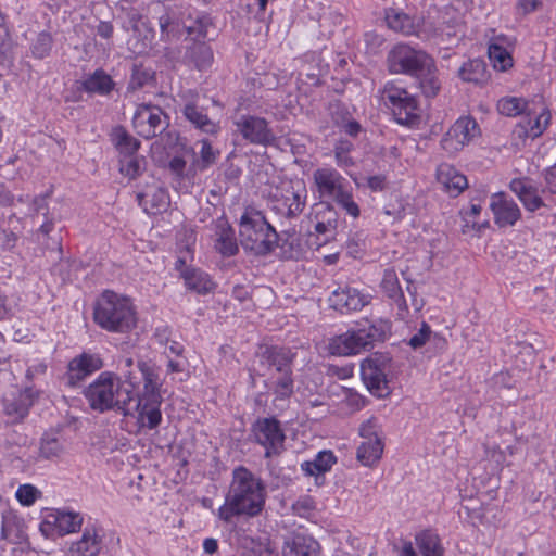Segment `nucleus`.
Segmentation results:
<instances>
[{"instance_id":"f257e3e1","label":"nucleus","mask_w":556,"mask_h":556,"mask_svg":"<svg viewBox=\"0 0 556 556\" xmlns=\"http://www.w3.org/2000/svg\"><path fill=\"white\" fill-rule=\"evenodd\" d=\"M125 367L128 368L124 372L125 383L135 389L132 393L131 414L138 415V421L149 429L156 428L161 420L160 410V377L156 367L151 362L138 361L134 363L131 357L124 359Z\"/></svg>"},{"instance_id":"f03ea898","label":"nucleus","mask_w":556,"mask_h":556,"mask_svg":"<svg viewBox=\"0 0 556 556\" xmlns=\"http://www.w3.org/2000/svg\"><path fill=\"white\" fill-rule=\"evenodd\" d=\"M266 490L262 480L249 469L240 466L232 472V480L225 496V503L218 509V517L230 522L233 517L258 516L265 506Z\"/></svg>"},{"instance_id":"7ed1b4c3","label":"nucleus","mask_w":556,"mask_h":556,"mask_svg":"<svg viewBox=\"0 0 556 556\" xmlns=\"http://www.w3.org/2000/svg\"><path fill=\"white\" fill-rule=\"evenodd\" d=\"M125 358L126 357L122 358L119 362V366L123 370L122 377H124V372L128 370L124 364ZM132 393H135V389L125 383V378L122 380L110 371L101 372L84 392L93 410L100 413L114 410L124 416L131 414L129 404H131Z\"/></svg>"},{"instance_id":"20e7f679","label":"nucleus","mask_w":556,"mask_h":556,"mask_svg":"<svg viewBox=\"0 0 556 556\" xmlns=\"http://www.w3.org/2000/svg\"><path fill=\"white\" fill-rule=\"evenodd\" d=\"M239 237L242 248L255 255L271 253L280 240L264 213L255 208H247L240 217Z\"/></svg>"},{"instance_id":"39448f33","label":"nucleus","mask_w":556,"mask_h":556,"mask_svg":"<svg viewBox=\"0 0 556 556\" xmlns=\"http://www.w3.org/2000/svg\"><path fill=\"white\" fill-rule=\"evenodd\" d=\"M94 321L103 329L126 332L136 325V313L129 299L112 291H104L97 301Z\"/></svg>"},{"instance_id":"423d86ee","label":"nucleus","mask_w":556,"mask_h":556,"mask_svg":"<svg viewBox=\"0 0 556 556\" xmlns=\"http://www.w3.org/2000/svg\"><path fill=\"white\" fill-rule=\"evenodd\" d=\"M390 323L387 320L366 321L356 330H350L332 339L329 349L332 354L352 355L374 348L375 343L383 342L390 333Z\"/></svg>"},{"instance_id":"0eeeda50","label":"nucleus","mask_w":556,"mask_h":556,"mask_svg":"<svg viewBox=\"0 0 556 556\" xmlns=\"http://www.w3.org/2000/svg\"><path fill=\"white\" fill-rule=\"evenodd\" d=\"M387 61L389 71L393 74L420 77L434 70V61L429 54L403 43L393 47Z\"/></svg>"},{"instance_id":"6e6552de","label":"nucleus","mask_w":556,"mask_h":556,"mask_svg":"<svg viewBox=\"0 0 556 556\" xmlns=\"http://www.w3.org/2000/svg\"><path fill=\"white\" fill-rule=\"evenodd\" d=\"M382 99L390 103L395 121L404 126L419 125L421 116L416 98L394 83H387L382 90Z\"/></svg>"},{"instance_id":"1a4fd4ad","label":"nucleus","mask_w":556,"mask_h":556,"mask_svg":"<svg viewBox=\"0 0 556 556\" xmlns=\"http://www.w3.org/2000/svg\"><path fill=\"white\" fill-rule=\"evenodd\" d=\"M390 363L391 357L382 353H374L362 362V379L368 390L378 397H384L390 393L387 380Z\"/></svg>"},{"instance_id":"9d476101","label":"nucleus","mask_w":556,"mask_h":556,"mask_svg":"<svg viewBox=\"0 0 556 556\" xmlns=\"http://www.w3.org/2000/svg\"><path fill=\"white\" fill-rule=\"evenodd\" d=\"M132 125L140 137L151 139L167 128L168 117L160 106L141 103L137 106Z\"/></svg>"},{"instance_id":"9b49d317","label":"nucleus","mask_w":556,"mask_h":556,"mask_svg":"<svg viewBox=\"0 0 556 556\" xmlns=\"http://www.w3.org/2000/svg\"><path fill=\"white\" fill-rule=\"evenodd\" d=\"M306 193L302 182L290 184L274 194L271 210L288 219L295 218L306 205Z\"/></svg>"},{"instance_id":"f8f14e48","label":"nucleus","mask_w":556,"mask_h":556,"mask_svg":"<svg viewBox=\"0 0 556 556\" xmlns=\"http://www.w3.org/2000/svg\"><path fill=\"white\" fill-rule=\"evenodd\" d=\"M255 441L265 447V456L278 455L283 448L286 435L275 417L258 418L252 425Z\"/></svg>"},{"instance_id":"ddd939ff","label":"nucleus","mask_w":556,"mask_h":556,"mask_svg":"<svg viewBox=\"0 0 556 556\" xmlns=\"http://www.w3.org/2000/svg\"><path fill=\"white\" fill-rule=\"evenodd\" d=\"M479 134V126L472 117H460L443 136L441 147L448 154H454L462 150L465 144L469 143L473 138L478 137Z\"/></svg>"},{"instance_id":"4468645a","label":"nucleus","mask_w":556,"mask_h":556,"mask_svg":"<svg viewBox=\"0 0 556 556\" xmlns=\"http://www.w3.org/2000/svg\"><path fill=\"white\" fill-rule=\"evenodd\" d=\"M258 368L254 371L258 376L268 377L270 374H281L292 369L294 354L290 349L266 346L257 353Z\"/></svg>"},{"instance_id":"2eb2a0df","label":"nucleus","mask_w":556,"mask_h":556,"mask_svg":"<svg viewBox=\"0 0 556 556\" xmlns=\"http://www.w3.org/2000/svg\"><path fill=\"white\" fill-rule=\"evenodd\" d=\"M237 129L242 137L253 144L269 146L276 140V137L265 118L243 115L236 122Z\"/></svg>"},{"instance_id":"dca6fc26","label":"nucleus","mask_w":556,"mask_h":556,"mask_svg":"<svg viewBox=\"0 0 556 556\" xmlns=\"http://www.w3.org/2000/svg\"><path fill=\"white\" fill-rule=\"evenodd\" d=\"M181 113L194 128L202 132L215 135L220 129L219 124L210 118L204 108L198 104V98L191 97L187 100L181 108Z\"/></svg>"},{"instance_id":"f3484780","label":"nucleus","mask_w":556,"mask_h":556,"mask_svg":"<svg viewBox=\"0 0 556 556\" xmlns=\"http://www.w3.org/2000/svg\"><path fill=\"white\" fill-rule=\"evenodd\" d=\"M332 308L341 313L357 311L369 303V296L361 294L357 289L344 287L334 290L329 296Z\"/></svg>"},{"instance_id":"a211bd4d","label":"nucleus","mask_w":556,"mask_h":556,"mask_svg":"<svg viewBox=\"0 0 556 556\" xmlns=\"http://www.w3.org/2000/svg\"><path fill=\"white\" fill-rule=\"evenodd\" d=\"M103 362L97 354L83 353L68 363L67 379L71 386H76L87 376L101 369Z\"/></svg>"},{"instance_id":"6ab92c4d","label":"nucleus","mask_w":556,"mask_h":556,"mask_svg":"<svg viewBox=\"0 0 556 556\" xmlns=\"http://www.w3.org/2000/svg\"><path fill=\"white\" fill-rule=\"evenodd\" d=\"M83 520L84 518L79 513L55 509L48 515L46 522L41 525L40 529L45 532L47 526H54L60 535H65L80 530Z\"/></svg>"},{"instance_id":"aec40b11","label":"nucleus","mask_w":556,"mask_h":556,"mask_svg":"<svg viewBox=\"0 0 556 556\" xmlns=\"http://www.w3.org/2000/svg\"><path fill=\"white\" fill-rule=\"evenodd\" d=\"M314 184L321 197L334 198L344 189L345 179L331 167H321L313 173Z\"/></svg>"},{"instance_id":"412c9836","label":"nucleus","mask_w":556,"mask_h":556,"mask_svg":"<svg viewBox=\"0 0 556 556\" xmlns=\"http://www.w3.org/2000/svg\"><path fill=\"white\" fill-rule=\"evenodd\" d=\"M490 207L494 214L495 223L501 226H511L520 217V210L518 205L507 200L504 193H496L492 195Z\"/></svg>"},{"instance_id":"4be33fe9","label":"nucleus","mask_w":556,"mask_h":556,"mask_svg":"<svg viewBox=\"0 0 556 556\" xmlns=\"http://www.w3.org/2000/svg\"><path fill=\"white\" fill-rule=\"evenodd\" d=\"M437 180L453 197L460 194L468 186L466 176L446 163L438 166Z\"/></svg>"},{"instance_id":"5701e85b","label":"nucleus","mask_w":556,"mask_h":556,"mask_svg":"<svg viewBox=\"0 0 556 556\" xmlns=\"http://www.w3.org/2000/svg\"><path fill=\"white\" fill-rule=\"evenodd\" d=\"M215 237V250L223 256L229 257L238 253L239 247L235 230L225 218H218L216 220Z\"/></svg>"},{"instance_id":"b1692460","label":"nucleus","mask_w":556,"mask_h":556,"mask_svg":"<svg viewBox=\"0 0 556 556\" xmlns=\"http://www.w3.org/2000/svg\"><path fill=\"white\" fill-rule=\"evenodd\" d=\"M102 548V538L100 530L94 525L87 526L80 540L73 543L71 553L78 556H98Z\"/></svg>"},{"instance_id":"393cba45","label":"nucleus","mask_w":556,"mask_h":556,"mask_svg":"<svg viewBox=\"0 0 556 556\" xmlns=\"http://www.w3.org/2000/svg\"><path fill=\"white\" fill-rule=\"evenodd\" d=\"M510 190L519 198L523 206L531 212L544 205L538 190L530 185L528 179L517 178L510 182Z\"/></svg>"},{"instance_id":"a878e982","label":"nucleus","mask_w":556,"mask_h":556,"mask_svg":"<svg viewBox=\"0 0 556 556\" xmlns=\"http://www.w3.org/2000/svg\"><path fill=\"white\" fill-rule=\"evenodd\" d=\"M319 544L311 536L298 534L286 542L283 556H318Z\"/></svg>"},{"instance_id":"bb28decb","label":"nucleus","mask_w":556,"mask_h":556,"mask_svg":"<svg viewBox=\"0 0 556 556\" xmlns=\"http://www.w3.org/2000/svg\"><path fill=\"white\" fill-rule=\"evenodd\" d=\"M66 453L65 441L59 432H46L39 443V455L45 459H59Z\"/></svg>"},{"instance_id":"cd10ccee","label":"nucleus","mask_w":556,"mask_h":556,"mask_svg":"<svg viewBox=\"0 0 556 556\" xmlns=\"http://www.w3.org/2000/svg\"><path fill=\"white\" fill-rule=\"evenodd\" d=\"M381 288L388 298L392 299L402 312H408V302L404 298L394 269H386L381 280Z\"/></svg>"},{"instance_id":"c85d7f7f","label":"nucleus","mask_w":556,"mask_h":556,"mask_svg":"<svg viewBox=\"0 0 556 556\" xmlns=\"http://www.w3.org/2000/svg\"><path fill=\"white\" fill-rule=\"evenodd\" d=\"M115 83L103 70L99 68L83 81V89L88 93L108 96L114 89Z\"/></svg>"},{"instance_id":"c756f323","label":"nucleus","mask_w":556,"mask_h":556,"mask_svg":"<svg viewBox=\"0 0 556 556\" xmlns=\"http://www.w3.org/2000/svg\"><path fill=\"white\" fill-rule=\"evenodd\" d=\"M181 277L184 278L187 288L198 293H208L215 287L208 275L197 268L184 269L181 271Z\"/></svg>"},{"instance_id":"7c9ffc66","label":"nucleus","mask_w":556,"mask_h":556,"mask_svg":"<svg viewBox=\"0 0 556 556\" xmlns=\"http://www.w3.org/2000/svg\"><path fill=\"white\" fill-rule=\"evenodd\" d=\"M185 59L198 70H203L211 65L213 52L205 42L193 41L188 46Z\"/></svg>"},{"instance_id":"2f4dec72","label":"nucleus","mask_w":556,"mask_h":556,"mask_svg":"<svg viewBox=\"0 0 556 556\" xmlns=\"http://www.w3.org/2000/svg\"><path fill=\"white\" fill-rule=\"evenodd\" d=\"M266 386L273 390L278 399L290 397L293 393L294 382L292 378V369L281 374H270L267 377Z\"/></svg>"},{"instance_id":"473e14b6","label":"nucleus","mask_w":556,"mask_h":556,"mask_svg":"<svg viewBox=\"0 0 556 556\" xmlns=\"http://www.w3.org/2000/svg\"><path fill=\"white\" fill-rule=\"evenodd\" d=\"M111 138L122 156L136 155L140 148V141L128 134L122 126H117L112 130Z\"/></svg>"},{"instance_id":"72a5a7b5","label":"nucleus","mask_w":556,"mask_h":556,"mask_svg":"<svg viewBox=\"0 0 556 556\" xmlns=\"http://www.w3.org/2000/svg\"><path fill=\"white\" fill-rule=\"evenodd\" d=\"M458 76L464 81L483 84L489 77L486 64L480 59L469 60L458 70Z\"/></svg>"},{"instance_id":"f704fd0d","label":"nucleus","mask_w":556,"mask_h":556,"mask_svg":"<svg viewBox=\"0 0 556 556\" xmlns=\"http://www.w3.org/2000/svg\"><path fill=\"white\" fill-rule=\"evenodd\" d=\"M386 22L389 28L403 35H418L414 20L405 13L389 10L386 13Z\"/></svg>"},{"instance_id":"c9c22d12","label":"nucleus","mask_w":556,"mask_h":556,"mask_svg":"<svg viewBox=\"0 0 556 556\" xmlns=\"http://www.w3.org/2000/svg\"><path fill=\"white\" fill-rule=\"evenodd\" d=\"M416 543L424 556H442L444 548L440 538L431 530H425L416 535Z\"/></svg>"},{"instance_id":"e433bc0d","label":"nucleus","mask_w":556,"mask_h":556,"mask_svg":"<svg viewBox=\"0 0 556 556\" xmlns=\"http://www.w3.org/2000/svg\"><path fill=\"white\" fill-rule=\"evenodd\" d=\"M383 452V444L379 437L374 440L364 441L357 448V459L365 466L374 465L380 459Z\"/></svg>"},{"instance_id":"4c0bfd02","label":"nucleus","mask_w":556,"mask_h":556,"mask_svg":"<svg viewBox=\"0 0 556 556\" xmlns=\"http://www.w3.org/2000/svg\"><path fill=\"white\" fill-rule=\"evenodd\" d=\"M336 460L337 458L331 451H321L314 460L303 463L302 469L309 476L324 473L331 468Z\"/></svg>"},{"instance_id":"58836bf2","label":"nucleus","mask_w":556,"mask_h":556,"mask_svg":"<svg viewBox=\"0 0 556 556\" xmlns=\"http://www.w3.org/2000/svg\"><path fill=\"white\" fill-rule=\"evenodd\" d=\"M146 168V160L142 156L128 155L119 160V172L129 179H135L142 174Z\"/></svg>"},{"instance_id":"ea45409f","label":"nucleus","mask_w":556,"mask_h":556,"mask_svg":"<svg viewBox=\"0 0 556 556\" xmlns=\"http://www.w3.org/2000/svg\"><path fill=\"white\" fill-rule=\"evenodd\" d=\"M488 53L495 70L506 71L513 65V59L508 51L496 42H491L489 45Z\"/></svg>"},{"instance_id":"a19ab883","label":"nucleus","mask_w":556,"mask_h":556,"mask_svg":"<svg viewBox=\"0 0 556 556\" xmlns=\"http://www.w3.org/2000/svg\"><path fill=\"white\" fill-rule=\"evenodd\" d=\"M549 123V114L542 113L538 116H527L521 122V127L525 130L527 137L536 138L539 137Z\"/></svg>"},{"instance_id":"79ce46f5","label":"nucleus","mask_w":556,"mask_h":556,"mask_svg":"<svg viewBox=\"0 0 556 556\" xmlns=\"http://www.w3.org/2000/svg\"><path fill=\"white\" fill-rule=\"evenodd\" d=\"M154 79V73L142 66L141 64H135L132 68V74L130 77V81L128 84V89L137 90L140 89Z\"/></svg>"},{"instance_id":"37998d69","label":"nucleus","mask_w":556,"mask_h":556,"mask_svg":"<svg viewBox=\"0 0 556 556\" xmlns=\"http://www.w3.org/2000/svg\"><path fill=\"white\" fill-rule=\"evenodd\" d=\"M527 106V102L520 98H503L497 102V110L506 116H517L521 114Z\"/></svg>"},{"instance_id":"c03bdc74","label":"nucleus","mask_w":556,"mask_h":556,"mask_svg":"<svg viewBox=\"0 0 556 556\" xmlns=\"http://www.w3.org/2000/svg\"><path fill=\"white\" fill-rule=\"evenodd\" d=\"M53 40L49 33L41 31L31 43V54L37 59H45L50 54Z\"/></svg>"},{"instance_id":"a18cd8bd","label":"nucleus","mask_w":556,"mask_h":556,"mask_svg":"<svg viewBox=\"0 0 556 556\" xmlns=\"http://www.w3.org/2000/svg\"><path fill=\"white\" fill-rule=\"evenodd\" d=\"M437 68L430 73L422 74L420 77H416L419 80V87L427 98L435 97L440 90V83L435 76Z\"/></svg>"},{"instance_id":"49530a36","label":"nucleus","mask_w":556,"mask_h":556,"mask_svg":"<svg viewBox=\"0 0 556 556\" xmlns=\"http://www.w3.org/2000/svg\"><path fill=\"white\" fill-rule=\"evenodd\" d=\"M251 547H248L245 543H242V551L240 556H278V554L274 551L270 543L267 542H255L251 539Z\"/></svg>"},{"instance_id":"de8ad7c7","label":"nucleus","mask_w":556,"mask_h":556,"mask_svg":"<svg viewBox=\"0 0 556 556\" xmlns=\"http://www.w3.org/2000/svg\"><path fill=\"white\" fill-rule=\"evenodd\" d=\"M333 200L342 206L349 215L356 218L359 216V207L357 203L353 200L352 193L348 191L345 188L338 193Z\"/></svg>"},{"instance_id":"09e8293b","label":"nucleus","mask_w":556,"mask_h":556,"mask_svg":"<svg viewBox=\"0 0 556 556\" xmlns=\"http://www.w3.org/2000/svg\"><path fill=\"white\" fill-rule=\"evenodd\" d=\"M353 144L350 141H339L334 147V156L337 164L341 167H350L354 164L349 155Z\"/></svg>"},{"instance_id":"8fccbe9b","label":"nucleus","mask_w":556,"mask_h":556,"mask_svg":"<svg viewBox=\"0 0 556 556\" xmlns=\"http://www.w3.org/2000/svg\"><path fill=\"white\" fill-rule=\"evenodd\" d=\"M199 143L201 144L200 168L204 169L216 162L218 152L212 148V144L207 139H202Z\"/></svg>"},{"instance_id":"3c124183","label":"nucleus","mask_w":556,"mask_h":556,"mask_svg":"<svg viewBox=\"0 0 556 556\" xmlns=\"http://www.w3.org/2000/svg\"><path fill=\"white\" fill-rule=\"evenodd\" d=\"M40 491L31 484H23L16 491V498L22 505L30 506L40 496Z\"/></svg>"},{"instance_id":"603ef678","label":"nucleus","mask_w":556,"mask_h":556,"mask_svg":"<svg viewBox=\"0 0 556 556\" xmlns=\"http://www.w3.org/2000/svg\"><path fill=\"white\" fill-rule=\"evenodd\" d=\"M11 50L12 42L4 26V20H0V64H4L9 60Z\"/></svg>"},{"instance_id":"864d4df0","label":"nucleus","mask_w":556,"mask_h":556,"mask_svg":"<svg viewBox=\"0 0 556 556\" xmlns=\"http://www.w3.org/2000/svg\"><path fill=\"white\" fill-rule=\"evenodd\" d=\"M315 216L317 219L326 220L329 226H331V224L338 226V214L329 203H319Z\"/></svg>"},{"instance_id":"5fc2aeb1","label":"nucleus","mask_w":556,"mask_h":556,"mask_svg":"<svg viewBox=\"0 0 556 556\" xmlns=\"http://www.w3.org/2000/svg\"><path fill=\"white\" fill-rule=\"evenodd\" d=\"M431 333L432 332H431L430 327L426 323H422L421 328L419 329V331L417 333H415L409 339L408 344L413 349L421 348L427 341H429L431 339Z\"/></svg>"},{"instance_id":"6e6d98bb","label":"nucleus","mask_w":556,"mask_h":556,"mask_svg":"<svg viewBox=\"0 0 556 556\" xmlns=\"http://www.w3.org/2000/svg\"><path fill=\"white\" fill-rule=\"evenodd\" d=\"M50 193L47 192L45 194L37 195L33 199L30 210L34 214H39L42 212L45 217H48V198Z\"/></svg>"},{"instance_id":"4d7b16f0","label":"nucleus","mask_w":556,"mask_h":556,"mask_svg":"<svg viewBox=\"0 0 556 556\" xmlns=\"http://www.w3.org/2000/svg\"><path fill=\"white\" fill-rule=\"evenodd\" d=\"M292 509L295 514L302 517H307L311 511L314 509V503L309 497H304L299 501H296Z\"/></svg>"},{"instance_id":"13d9d810","label":"nucleus","mask_w":556,"mask_h":556,"mask_svg":"<svg viewBox=\"0 0 556 556\" xmlns=\"http://www.w3.org/2000/svg\"><path fill=\"white\" fill-rule=\"evenodd\" d=\"M359 434L362 438L368 440H374L377 435V422L375 418H370L367 421L363 422L359 427Z\"/></svg>"},{"instance_id":"bf43d9fd","label":"nucleus","mask_w":556,"mask_h":556,"mask_svg":"<svg viewBox=\"0 0 556 556\" xmlns=\"http://www.w3.org/2000/svg\"><path fill=\"white\" fill-rule=\"evenodd\" d=\"M544 179L548 191L556 194V163L545 170Z\"/></svg>"},{"instance_id":"052dcab7","label":"nucleus","mask_w":556,"mask_h":556,"mask_svg":"<svg viewBox=\"0 0 556 556\" xmlns=\"http://www.w3.org/2000/svg\"><path fill=\"white\" fill-rule=\"evenodd\" d=\"M540 0H518L517 8L522 14H529L541 5Z\"/></svg>"},{"instance_id":"680f3d73","label":"nucleus","mask_w":556,"mask_h":556,"mask_svg":"<svg viewBox=\"0 0 556 556\" xmlns=\"http://www.w3.org/2000/svg\"><path fill=\"white\" fill-rule=\"evenodd\" d=\"M0 240L3 249L12 250L16 245L17 236L13 231L3 230Z\"/></svg>"},{"instance_id":"e2e57ef3","label":"nucleus","mask_w":556,"mask_h":556,"mask_svg":"<svg viewBox=\"0 0 556 556\" xmlns=\"http://www.w3.org/2000/svg\"><path fill=\"white\" fill-rule=\"evenodd\" d=\"M113 25L110 22H100L97 26V35L103 39H110L113 36Z\"/></svg>"},{"instance_id":"0e129e2a","label":"nucleus","mask_w":556,"mask_h":556,"mask_svg":"<svg viewBox=\"0 0 556 556\" xmlns=\"http://www.w3.org/2000/svg\"><path fill=\"white\" fill-rule=\"evenodd\" d=\"M15 527V520L12 517H4L2 521V538L12 539L13 528Z\"/></svg>"},{"instance_id":"69168bd1","label":"nucleus","mask_w":556,"mask_h":556,"mask_svg":"<svg viewBox=\"0 0 556 556\" xmlns=\"http://www.w3.org/2000/svg\"><path fill=\"white\" fill-rule=\"evenodd\" d=\"M186 167V161L180 156H175L169 161V168L177 175H182Z\"/></svg>"},{"instance_id":"338daca9","label":"nucleus","mask_w":556,"mask_h":556,"mask_svg":"<svg viewBox=\"0 0 556 556\" xmlns=\"http://www.w3.org/2000/svg\"><path fill=\"white\" fill-rule=\"evenodd\" d=\"M386 178L381 175L371 176L368 178V187L372 191H381L384 188Z\"/></svg>"},{"instance_id":"774afa93","label":"nucleus","mask_w":556,"mask_h":556,"mask_svg":"<svg viewBox=\"0 0 556 556\" xmlns=\"http://www.w3.org/2000/svg\"><path fill=\"white\" fill-rule=\"evenodd\" d=\"M361 129L362 127L359 123L356 121H350L343 125V130L345 131V134L352 137H356L359 134Z\"/></svg>"}]
</instances>
